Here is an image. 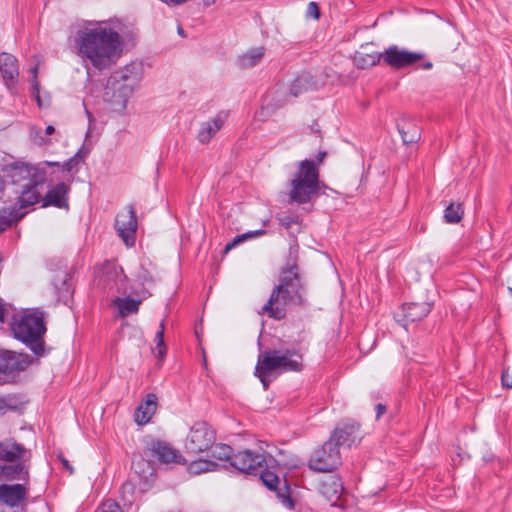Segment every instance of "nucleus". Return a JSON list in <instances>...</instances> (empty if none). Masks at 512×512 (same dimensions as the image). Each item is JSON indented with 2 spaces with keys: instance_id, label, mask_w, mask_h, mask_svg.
I'll return each instance as SVG.
<instances>
[{
  "instance_id": "24",
  "label": "nucleus",
  "mask_w": 512,
  "mask_h": 512,
  "mask_svg": "<svg viewBox=\"0 0 512 512\" xmlns=\"http://www.w3.org/2000/svg\"><path fill=\"white\" fill-rule=\"evenodd\" d=\"M158 398L156 394L150 393L140 403L135 413V420L139 425H144L150 421L157 409Z\"/></svg>"
},
{
  "instance_id": "5",
  "label": "nucleus",
  "mask_w": 512,
  "mask_h": 512,
  "mask_svg": "<svg viewBox=\"0 0 512 512\" xmlns=\"http://www.w3.org/2000/svg\"><path fill=\"white\" fill-rule=\"evenodd\" d=\"M140 79L141 71L137 63H130L115 71L109 77L104 97L114 111L121 112L126 108L127 102Z\"/></svg>"
},
{
  "instance_id": "36",
  "label": "nucleus",
  "mask_w": 512,
  "mask_h": 512,
  "mask_svg": "<svg viewBox=\"0 0 512 512\" xmlns=\"http://www.w3.org/2000/svg\"><path fill=\"white\" fill-rule=\"evenodd\" d=\"M83 156L81 155V151H78L73 157L65 161L62 165L58 163L57 167H60L62 171L67 173H76L78 171V165L82 160Z\"/></svg>"
},
{
  "instance_id": "13",
  "label": "nucleus",
  "mask_w": 512,
  "mask_h": 512,
  "mask_svg": "<svg viewBox=\"0 0 512 512\" xmlns=\"http://www.w3.org/2000/svg\"><path fill=\"white\" fill-rule=\"evenodd\" d=\"M382 62L394 70H402L418 64L424 54L391 45L381 52Z\"/></svg>"
},
{
  "instance_id": "15",
  "label": "nucleus",
  "mask_w": 512,
  "mask_h": 512,
  "mask_svg": "<svg viewBox=\"0 0 512 512\" xmlns=\"http://www.w3.org/2000/svg\"><path fill=\"white\" fill-rule=\"evenodd\" d=\"M30 361L28 356L0 347V381L8 382L24 371Z\"/></svg>"
},
{
  "instance_id": "31",
  "label": "nucleus",
  "mask_w": 512,
  "mask_h": 512,
  "mask_svg": "<svg viewBox=\"0 0 512 512\" xmlns=\"http://www.w3.org/2000/svg\"><path fill=\"white\" fill-rule=\"evenodd\" d=\"M217 464L213 461L206 459H198L192 461L188 467V470L191 474H202L210 471H214L217 468Z\"/></svg>"
},
{
  "instance_id": "14",
  "label": "nucleus",
  "mask_w": 512,
  "mask_h": 512,
  "mask_svg": "<svg viewBox=\"0 0 512 512\" xmlns=\"http://www.w3.org/2000/svg\"><path fill=\"white\" fill-rule=\"evenodd\" d=\"M114 227L127 247L134 246L138 222L133 205H128L116 215Z\"/></svg>"
},
{
  "instance_id": "52",
  "label": "nucleus",
  "mask_w": 512,
  "mask_h": 512,
  "mask_svg": "<svg viewBox=\"0 0 512 512\" xmlns=\"http://www.w3.org/2000/svg\"><path fill=\"white\" fill-rule=\"evenodd\" d=\"M508 290H509L510 294L512 295V288L509 287Z\"/></svg>"
},
{
  "instance_id": "42",
  "label": "nucleus",
  "mask_w": 512,
  "mask_h": 512,
  "mask_svg": "<svg viewBox=\"0 0 512 512\" xmlns=\"http://www.w3.org/2000/svg\"><path fill=\"white\" fill-rule=\"evenodd\" d=\"M13 220L14 217L11 211H8L6 208L0 209V232L10 227Z\"/></svg>"
},
{
  "instance_id": "9",
  "label": "nucleus",
  "mask_w": 512,
  "mask_h": 512,
  "mask_svg": "<svg viewBox=\"0 0 512 512\" xmlns=\"http://www.w3.org/2000/svg\"><path fill=\"white\" fill-rule=\"evenodd\" d=\"M58 166V162L44 161L36 165L16 162L10 166L9 177L13 184L32 182L34 184H44L47 176L46 167Z\"/></svg>"
},
{
  "instance_id": "35",
  "label": "nucleus",
  "mask_w": 512,
  "mask_h": 512,
  "mask_svg": "<svg viewBox=\"0 0 512 512\" xmlns=\"http://www.w3.org/2000/svg\"><path fill=\"white\" fill-rule=\"evenodd\" d=\"M463 216V209L460 204L451 203L444 211V218L448 223H458Z\"/></svg>"
},
{
  "instance_id": "53",
  "label": "nucleus",
  "mask_w": 512,
  "mask_h": 512,
  "mask_svg": "<svg viewBox=\"0 0 512 512\" xmlns=\"http://www.w3.org/2000/svg\"><path fill=\"white\" fill-rule=\"evenodd\" d=\"M211 2L213 3V2H215V0H211Z\"/></svg>"
},
{
  "instance_id": "18",
  "label": "nucleus",
  "mask_w": 512,
  "mask_h": 512,
  "mask_svg": "<svg viewBox=\"0 0 512 512\" xmlns=\"http://www.w3.org/2000/svg\"><path fill=\"white\" fill-rule=\"evenodd\" d=\"M432 305L428 302L408 303L402 306L401 315H396V320L405 329L408 323L419 321L426 317L431 311Z\"/></svg>"
},
{
  "instance_id": "39",
  "label": "nucleus",
  "mask_w": 512,
  "mask_h": 512,
  "mask_svg": "<svg viewBox=\"0 0 512 512\" xmlns=\"http://www.w3.org/2000/svg\"><path fill=\"white\" fill-rule=\"evenodd\" d=\"M258 474H260V479L269 490H276L279 483V477L276 474L267 471L266 468Z\"/></svg>"
},
{
  "instance_id": "3",
  "label": "nucleus",
  "mask_w": 512,
  "mask_h": 512,
  "mask_svg": "<svg viewBox=\"0 0 512 512\" xmlns=\"http://www.w3.org/2000/svg\"><path fill=\"white\" fill-rule=\"evenodd\" d=\"M326 157L325 151H319L314 160L305 159L297 164V169L290 180L289 198L298 204H306L320 191L318 166Z\"/></svg>"
},
{
  "instance_id": "32",
  "label": "nucleus",
  "mask_w": 512,
  "mask_h": 512,
  "mask_svg": "<svg viewBox=\"0 0 512 512\" xmlns=\"http://www.w3.org/2000/svg\"><path fill=\"white\" fill-rule=\"evenodd\" d=\"M211 449V456L213 458H216L218 460H229L232 461L233 455V449L226 444H216L212 445Z\"/></svg>"
},
{
  "instance_id": "7",
  "label": "nucleus",
  "mask_w": 512,
  "mask_h": 512,
  "mask_svg": "<svg viewBox=\"0 0 512 512\" xmlns=\"http://www.w3.org/2000/svg\"><path fill=\"white\" fill-rule=\"evenodd\" d=\"M302 357L296 351L266 350L260 353L255 367V375L262 382L264 389H268L267 376L274 370L300 371L302 369Z\"/></svg>"
},
{
  "instance_id": "41",
  "label": "nucleus",
  "mask_w": 512,
  "mask_h": 512,
  "mask_svg": "<svg viewBox=\"0 0 512 512\" xmlns=\"http://www.w3.org/2000/svg\"><path fill=\"white\" fill-rule=\"evenodd\" d=\"M95 512H123V509L116 501L108 499L102 502Z\"/></svg>"
},
{
  "instance_id": "19",
  "label": "nucleus",
  "mask_w": 512,
  "mask_h": 512,
  "mask_svg": "<svg viewBox=\"0 0 512 512\" xmlns=\"http://www.w3.org/2000/svg\"><path fill=\"white\" fill-rule=\"evenodd\" d=\"M228 111H219L213 118L200 124L197 139L202 144H207L221 130L228 119Z\"/></svg>"
},
{
  "instance_id": "4",
  "label": "nucleus",
  "mask_w": 512,
  "mask_h": 512,
  "mask_svg": "<svg viewBox=\"0 0 512 512\" xmlns=\"http://www.w3.org/2000/svg\"><path fill=\"white\" fill-rule=\"evenodd\" d=\"M31 452L9 438L0 441V482L30 480Z\"/></svg>"
},
{
  "instance_id": "44",
  "label": "nucleus",
  "mask_w": 512,
  "mask_h": 512,
  "mask_svg": "<svg viewBox=\"0 0 512 512\" xmlns=\"http://www.w3.org/2000/svg\"><path fill=\"white\" fill-rule=\"evenodd\" d=\"M501 380L504 387L512 388V373L509 369L503 370Z\"/></svg>"
},
{
  "instance_id": "12",
  "label": "nucleus",
  "mask_w": 512,
  "mask_h": 512,
  "mask_svg": "<svg viewBox=\"0 0 512 512\" xmlns=\"http://www.w3.org/2000/svg\"><path fill=\"white\" fill-rule=\"evenodd\" d=\"M215 431L206 422H196L186 437L185 447L191 453L209 450L215 443Z\"/></svg>"
},
{
  "instance_id": "38",
  "label": "nucleus",
  "mask_w": 512,
  "mask_h": 512,
  "mask_svg": "<svg viewBox=\"0 0 512 512\" xmlns=\"http://www.w3.org/2000/svg\"><path fill=\"white\" fill-rule=\"evenodd\" d=\"M264 234H265V230L259 229V230H254V231L246 232V233H244L242 235H238V236H236L233 239L232 242L226 244L225 250L228 251V250L232 249L234 246H236L237 244H239L243 240L251 239L253 237L261 236V235H264Z\"/></svg>"
},
{
  "instance_id": "45",
  "label": "nucleus",
  "mask_w": 512,
  "mask_h": 512,
  "mask_svg": "<svg viewBox=\"0 0 512 512\" xmlns=\"http://www.w3.org/2000/svg\"><path fill=\"white\" fill-rule=\"evenodd\" d=\"M307 15L318 19L320 16L319 7L315 2H310L307 6Z\"/></svg>"
},
{
  "instance_id": "40",
  "label": "nucleus",
  "mask_w": 512,
  "mask_h": 512,
  "mask_svg": "<svg viewBox=\"0 0 512 512\" xmlns=\"http://www.w3.org/2000/svg\"><path fill=\"white\" fill-rule=\"evenodd\" d=\"M277 220L279 224L287 230L291 229L293 224H298L300 221L299 216L294 213L278 215Z\"/></svg>"
},
{
  "instance_id": "46",
  "label": "nucleus",
  "mask_w": 512,
  "mask_h": 512,
  "mask_svg": "<svg viewBox=\"0 0 512 512\" xmlns=\"http://www.w3.org/2000/svg\"><path fill=\"white\" fill-rule=\"evenodd\" d=\"M58 459L60 460L63 468H65L70 475H72L74 473V468L73 466L70 464V462L68 461V459H66L62 454H59L58 455Z\"/></svg>"
},
{
  "instance_id": "50",
  "label": "nucleus",
  "mask_w": 512,
  "mask_h": 512,
  "mask_svg": "<svg viewBox=\"0 0 512 512\" xmlns=\"http://www.w3.org/2000/svg\"><path fill=\"white\" fill-rule=\"evenodd\" d=\"M178 32H179L180 35H182L183 30H182L181 27L178 28Z\"/></svg>"
},
{
  "instance_id": "29",
  "label": "nucleus",
  "mask_w": 512,
  "mask_h": 512,
  "mask_svg": "<svg viewBox=\"0 0 512 512\" xmlns=\"http://www.w3.org/2000/svg\"><path fill=\"white\" fill-rule=\"evenodd\" d=\"M140 303V300L132 299L130 297H117L113 300L114 306L118 308L119 315L123 318L137 313Z\"/></svg>"
},
{
  "instance_id": "34",
  "label": "nucleus",
  "mask_w": 512,
  "mask_h": 512,
  "mask_svg": "<svg viewBox=\"0 0 512 512\" xmlns=\"http://www.w3.org/2000/svg\"><path fill=\"white\" fill-rule=\"evenodd\" d=\"M381 61H382L381 52L360 55V56L356 57L357 65H358V67H360L362 69H366V68L375 66V65L379 64Z\"/></svg>"
},
{
  "instance_id": "16",
  "label": "nucleus",
  "mask_w": 512,
  "mask_h": 512,
  "mask_svg": "<svg viewBox=\"0 0 512 512\" xmlns=\"http://www.w3.org/2000/svg\"><path fill=\"white\" fill-rule=\"evenodd\" d=\"M329 440L333 441L337 449L340 446L350 448L361 440L360 426L352 420L342 422L336 426Z\"/></svg>"
},
{
  "instance_id": "33",
  "label": "nucleus",
  "mask_w": 512,
  "mask_h": 512,
  "mask_svg": "<svg viewBox=\"0 0 512 512\" xmlns=\"http://www.w3.org/2000/svg\"><path fill=\"white\" fill-rule=\"evenodd\" d=\"M121 498L126 505H131L135 500V479L131 476L121 487Z\"/></svg>"
},
{
  "instance_id": "37",
  "label": "nucleus",
  "mask_w": 512,
  "mask_h": 512,
  "mask_svg": "<svg viewBox=\"0 0 512 512\" xmlns=\"http://www.w3.org/2000/svg\"><path fill=\"white\" fill-rule=\"evenodd\" d=\"M164 330H165L164 321H161L160 329H159V331H157V333L155 335L156 349L158 351L157 357L160 360L164 358V356L166 355V352H167V348L164 343Z\"/></svg>"
},
{
  "instance_id": "48",
  "label": "nucleus",
  "mask_w": 512,
  "mask_h": 512,
  "mask_svg": "<svg viewBox=\"0 0 512 512\" xmlns=\"http://www.w3.org/2000/svg\"><path fill=\"white\" fill-rule=\"evenodd\" d=\"M432 67H433V63L431 61H425V62L419 63L416 68L422 69V70H430Z\"/></svg>"
},
{
  "instance_id": "28",
  "label": "nucleus",
  "mask_w": 512,
  "mask_h": 512,
  "mask_svg": "<svg viewBox=\"0 0 512 512\" xmlns=\"http://www.w3.org/2000/svg\"><path fill=\"white\" fill-rule=\"evenodd\" d=\"M397 127L404 144L416 143L421 137L419 127L412 122L404 121L398 123Z\"/></svg>"
},
{
  "instance_id": "22",
  "label": "nucleus",
  "mask_w": 512,
  "mask_h": 512,
  "mask_svg": "<svg viewBox=\"0 0 512 512\" xmlns=\"http://www.w3.org/2000/svg\"><path fill=\"white\" fill-rule=\"evenodd\" d=\"M0 72L5 84L8 87L13 86L19 76L16 57L9 53H0Z\"/></svg>"
},
{
  "instance_id": "23",
  "label": "nucleus",
  "mask_w": 512,
  "mask_h": 512,
  "mask_svg": "<svg viewBox=\"0 0 512 512\" xmlns=\"http://www.w3.org/2000/svg\"><path fill=\"white\" fill-rule=\"evenodd\" d=\"M42 185L43 184H34L32 182L23 183L18 197L19 206L26 208L39 202L42 203V196L39 190Z\"/></svg>"
},
{
  "instance_id": "25",
  "label": "nucleus",
  "mask_w": 512,
  "mask_h": 512,
  "mask_svg": "<svg viewBox=\"0 0 512 512\" xmlns=\"http://www.w3.org/2000/svg\"><path fill=\"white\" fill-rule=\"evenodd\" d=\"M28 403V399L23 394H6L0 396V415H4L7 412H21L25 405Z\"/></svg>"
},
{
  "instance_id": "21",
  "label": "nucleus",
  "mask_w": 512,
  "mask_h": 512,
  "mask_svg": "<svg viewBox=\"0 0 512 512\" xmlns=\"http://www.w3.org/2000/svg\"><path fill=\"white\" fill-rule=\"evenodd\" d=\"M151 456L161 463H179L181 455L169 443L165 441H153L149 447Z\"/></svg>"
},
{
  "instance_id": "10",
  "label": "nucleus",
  "mask_w": 512,
  "mask_h": 512,
  "mask_svg": "<svg viewBox=\"0 0 512 512\" xmlns=\"http://www.w3.org/2000/svg\"><path fill=\"white\" fill-rule=\"evenodd\" d=\"M341 464V455L332 440L326 441L309 458L308 466L316 472H331Z\"/></svg>"
},
{
  "instance_id": "49",
  "label": "nucleus",
  "mask_w": 512,
  "mask_h": 512,
  "mask_svg": "<svg viewBox=\"0 0 512 512\" xmlns=\"http://www.w3.org/2000/svg\"><path fill=\"white\" fill-rule=\"evenodd\" d=\"M147 466V468L150 470V467L149 465L144 461V460H140L138 462H133V469H134V473L136 474H139V471L137 470V467H140V466ZM140 477V475H138Z\"/></svg>"
},
{
  "instance_id": "17",
  "label": "nucleus",
  "mask_w": 512,
  "mask_h": 512,
  "mask_svg": "<svg viewBox=\"0 0 512 512\" xmlns=\"http://www.w3.org/2000/svg\"><path fill=\"white\" fill-rule=\"evenodd\" d=\"M71 186L65 182H59L51 186L44 196H42V208L56 207L59 209H69V194Z\"/></svg>"
},
{
  "instance_id": "30",
  "label": "nucleus",
  "mask_w": 512,
  "mask_h": 512,
  "mask_svg": "<svg viewBox=\"0 0 512 512\" xmlns=\"http://www.w3.org/2000/svg\"><path fill=\"white\" fill-rule=\"evenodd\" d=\"M54 132L55 128L52 125H48L44 131L37 126H33L30 129V137L36 145L43 146L51 143L48 136Z\"/></svg>"
},
{
  "instance_id": "27",
  "label": "nucleus",
  "mask_w": 512,
  "mask_h": 512,
  "mask_svg": "<svg viewBox=\"0 0 512 512\" xmlns=\"http://www.w3.org/2000/svg\"><path fill=\"white\" fill-rule=\"evenodd\" d=\"M315 88L316 83L313 81V77L309 73H302L291 83L290 93L294 97H298L304 92L313 90Z\"/></svg>"
},
{
  "instance_id": "20",
  "label": "nucleus",
  "mask_w": 512,
  "mask_h": 512,
  "mask_svg": "<svg viewBox=\"0 0 512 512\" xmlns=\"http://www.w3.org/2000/svg\"><path fill=\"white\" fill-rule=\"evenodd\" d=\"M343 489V483L336 475L324 477L318 485L319 492L331 502L332 505H335L341 498Z\"/></svg>"
},
{
  "instance_id": "43",
  "label": "nucleus",
  "mask_w": 512,
  "mask_h": 512,
  "mask_svg": "<svg viewBox=\"0 0 512 512\" xmlns=\"http://www.w3.org/2000/svg\"><path fill=\"white\" fill-rule=\"evenodd\" d=\"M37 71H38L37 67H33L31 69V72L33 74L32 92L35 95V98L37 100L38 106L41 107L42 103H41V99H40V96H39V82L37 81Z\"/></svg>"
},
{
  "instance_id": "11",
  "label": "nucleus",
  "mask_w": 512,
  "mask_h": 512,
  "mask_svg": "<svg viewBox=\"0 0 512 512\" xmlns=\"http://www.w3.org/2000/svg\"><path fill=\"white\" fill-rule=\"evenodd\" d=\"M271 456L265 451H253L250 449L239 451L234 454L231 466L240 472L257 475L264 468L268 467V460Z\"/></svg>"
},
{
  "instance_id": "26",
  "label": "nucleus",
  "mask_w": 512,
  "mask_h": 512,
  "mask_svg": "<svg viewBox=\"0 0 512 512\" xmlns=\"http://www.w3.org/2000/svg\"><path fill=\"white\" fill-rule=\"evenodd\" d=\"M265 52L266 49L263 46L251 48L238 57L237 64L242 69L252 68L262 61Z\"/></svg>"
},
{
  "instance_id": "2",
  "label": "nucleus",
  "mask_w": 512,
  "mask_h": 512,
  "mask_svg": "<svg viewBox=\"0 0 512 512\" xmlns=\"http://www.w3.org/2000/svg\"><path fill=\"white\" fill-rule=\"evenodd\" d=\"M305 288L298 275L296 264L284 269L269 299L262 307V313L275 320L284 319L287 308L291 305L301 306L305 303Z\"/></svg>"
},
{
  "instance_id": "1",
  "label": "nucleus",
  "mask_w": 512,
  "mask_h": 512,
  "mask_svg": "<svg viewBox=\"0 0 512 512\" xmlns=\"http://www.w3.org/2000/svg\"><path fill=\"white\" fill-rule=\"evenodd\" d=\"M119 20L85 21L74 34V45L82 62L98 70L111 68L122 55Z\"/></svg>"
},
{
  "instance_id": "6",
  "label": "nucleus",
  "mask_w": 512,
  "mask_h": 512,
  "mask_svg": "<svg viewBox=\"0 0 512 512\" xmlns=\"http://www.w3.org/2000/svg\"><path fill=\"white\" fill-rule=\"evenodd\" d=\"M14 337L26 344L37 356L44 354L43 336L46 327L40 312H29L14 317L11 323Z\"/></svg>"
},
{
  "instance_id": "8",
  "label": "nucleus",
  "mask_w": 512,
  "mask_h": 512,
  "mask_svg": "<svg viewBox=\"0 0 512 512\" xmlns=\"http://www.w3.org/2000/svg\"><path fill=\"white\" fill-rule=\"evenodd\" d=\"M30 480L0 484V512H26Z\"/></svg>"
},
{
  "instance_id": "51",
  "label": "nucleus",
  "mask_w": 512,
  "mask_h": 512,
  "mask_svg": "<svg viewBox=\"0 0 512 512\" xmlns=\"http://www.w3.org/2000/svg\"><path fill=\"white\" fill-rule=\"evenodd\" d=\"M2 261H3V259H2V256L0 255V265H2Z\"/></svg>"
},
{
  "instance_id": "47",
  "label": "nucleus",
  "mask_w": 512,
  "mask_h": 512,
  "mask_svg": "<svg viewBox=\"0 0 512 512\" xmlns=\"http://www.w3.org/2000/svg\"><path fill=\"white\" fill-rule=\"evenodd\" d=\"M376 410V418L379 419L386 411L385 405L379 403L375 407Z\"/></svg>"
}]
</instances>
